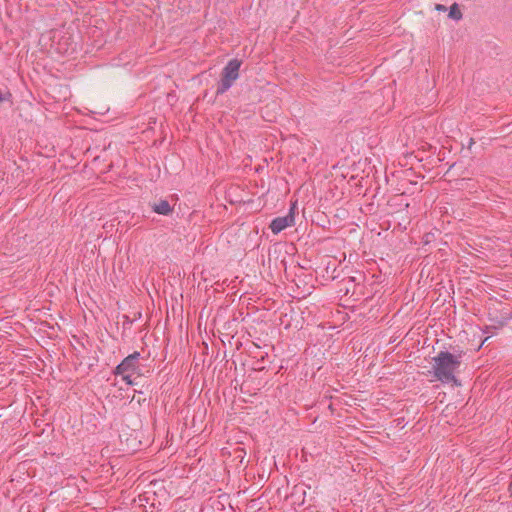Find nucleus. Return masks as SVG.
I'll list each match as a JSON object with an SVG mask.
<instances>
[{
  "instance_id": "obj_1",
  "label": "nucleus",
  "mask_w": 512,
  "mask_h": 512,
  "mask_svg": "<svg viewBox=\"0 0 512 512\" xmlns=\"http://www.w3.org/2000/svg\"><path fill=\"white\" fill-rule=\"evenodd\" d=\"M461 365V355H454L448 351H440L433 358V374L443 384L453 383L460 385L455 373Z\"/></svg>"
},
{
  "instance_id": "obj_2",
  "label": "nucleus",
  "mask_w": 512,
  "mask_h": 512,
  "mask_svg": "<svg viewBox=\"0 0 512 512\" xmlns=\"http://www.w3.org/2000/svg\"><path fill=\"white\" fill-rule=\"evenodd\" d=\"M140 353L134 352L127 357H125L120 364H118L114 370L115 375H119L122 377L123 381L128 385H134L132 377L134 375L140 376Z\"/></svg>"
},
{
  "instance_id": "obj_3",
  "label": "nucleus",
  "mask_w": 512,
  "mask_h": 512,
  "mask_svg": "<svg viewBox=\"0 0 512 512\" xmlns=\"http://www.w3.org/2000/svg\"><path fill=\"white\" fill-rule=\"evenodd\" d=\"M241 62L237 59L230 60L223 68L221 80L217 86L216 93L218 95L224 94L234 84L239 77V69Z\"/></svg>"
},
{
  "instance_id": "obj_4",
  "label": "nucleus",
  "mask_w": 512,
  "mask_h": 512,
  "mask_svg": "<svg viewBox=\"0 0 512 512\" xmlns=\"http://www.w3.org/2000/svg\"><path fill=\"white\" fill-rule=\"evenodd\" d=\"M295 223L294 207H291L289 213L282 217L274 218L270 223V229L273 234H279L287 227L293 226Z\"/></svg>"
},
{
  "instance_id": "obj_5",
  "label": "nucleus",
  "mask_w": 512,
  "mask_h": 512,
  "mask_svg": "<svg viewBox=\"0 0 512 512\" xmlns=\"http://www.w3.org/2000/svg\"><path fill=\"white\" fill-rule=\"evenodd\" d=\"M152 210L160 215H169L173 212V208L167 200H160L152 205Z\"/></svg>"
},
{
  "instance_id": "obj_6",
  "label": "nucleus",
  "mask_w": 512,
  "mask_h": 512,
  "mask_svg": "<svg viewBox=\"0 0 512 512\" xmlns=\"http://www.w3.org/2000/svg\"><path fill=\"white\" fill-rule=\"evenodd\" d=\"M449 17L451 19H454L456 21L460 20L462 18V13L458 7L457 3H454L450 9H449Z\"/></svg>"
},
{
  "instance_id": "obj_7",
  "label": "nucleus",
  "mask_w": 512,
  "mask_h": 512,
  "mask_svg": "<svg viewBox=\"0 0 512 512\" xmlns=\"http://www.w3.org/2000/svg\"><path fill=\"white\" fill-rule=\"evenodd\" d=\"M436 10L438 11H445L446 10V7L442 4H437L436 5Z\"/></svg>"
},
{
  "instance_id": "obj_8",
  "label": "nucleus",
  "mask_w": 512,
  "mask_h": 512,
  "mask_svg": "<svg viewBox=\"0 0 512 512\" xmlns=\"http://www.w3.org/2000/svg\"><path fill=\"white\" fill-rule=\"evenodd\" d=\"M9 96H10V94H9V93H8L7 95H4V94L0 93V103H1L2 101L6 100V99H7V97H9Z\"/></svg>"
}]
</instances>
